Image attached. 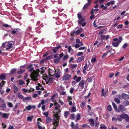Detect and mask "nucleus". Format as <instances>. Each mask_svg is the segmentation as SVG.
<instances>
[{"mask_svg":"<svg viewBox=\"0 0 129 129\" xmlns=\"http://www.w3.org/2000/svg\"><path fill=\"white\" fill-rule=\"evenodd\" d=\"M85 83V80H82L79 83V85L81 86V89H83L84 86V84Z\"/></svg>","mask_w":129,"mask_h":129,"instance_id":"1a4fd4ad","label":"nucleus"},{"mask_svg":"<svg viewBox=\"0 0 129 129\" xmlns=\"http://www.w3.org/2000/svg\"><path fill=\"white\" fill-rule=\"evenodd\" d=\"M7 42H6L5 43H3L2 44V47H3L4 48H6V45L7 44Z\"/></svg>","mask_w":129,"mask_h":129,"instance_id":"338daca9","label":"nucleus"},{"mask_svg":"<svg viewBox=\"0 0 129 129\" xmlns=\"http://www.w3.org/2000/svg\"><path fill=\"white\" fill-rule=\"evenodd\" d=\"M80 126L81 127L84 128H87V127H90L87 124H83L82 125H81Z\"/></svg>","mask_w":129,"mask_h":129,"instance_id":"49530a36","label":"nucleus"},{"mask_svg":"<svg viewBox=\"0 0 129 129\" xmlns=\"http://www.w3.org/2000/svg\"><path fill=\"white\" fill-rule=\"evenodd\" d=\"M70 114V112L69 111H67L65 112H64V116L66 118H67L68 115Z\"/></svg>","mask_w":129,"mask_h":129,"instance_id":"5701e85b","label":"nucleus"},{"mask_svg":"<svg viewBox=\"0 0 129 129\" xmlns=\"http://www.w3.org/2000/svg\"><path fill=\"white\" fill-rule=\"evenodd\" d=\"M77 67V65L76 64H73L71 67L72 68V70L73 69L76 68Z\"/></svg>","mask_w":129,"mask_h":129,"instance_id":"6e6d98bb","label":"nucleus"},{"mask_svg":"<svg viewBox=\"0 0 129 129\" xmlns=\"http://www.w3.org/2000/svg\"><path fill=\"white\" fill-rule=\"evenodd\" d=\"M84 57L83 56H82L81 57H79L78 58L77 60V61L78 62H80L84 59Z\"/></svg>","mask_w":129,"mask_h":129,"instance_id":"aec40b11","label":"nucleus"},{"mask_svg":"<svg viewBox=\"0 0 129 129\" xmlns=\"http://www.w3.org/2000/svg\"><path fill=\"white\" fill-rule=\"evenodd\" d=\"M55 94L53 95H52V97L51 98V100L52 102H56V101L54 100V98H55Z\"/></svg>","mask_w":129,"mask_h":129,"instance_id":"f704fd0d","label":"nucleus"},{"mask_svg":"<svg viewBox=\"0 0 129 129\" xmlns=\"http://www.w3.org/2000/svg\"><path fill=\"white\" fill-rule=\"evenodd\" d=\"M12 42H13L11 41H9L7 43L6 47H7L6 48V50H8L12 47L13 45H14V44Z\"/></svg>","mask_w":129,"mask_h":129,"instance_id":"7ed1b4c3","label":"nucleus"},{"mask_svg":"<svg viewBox=\"0 0 129 129\" xmlns=\"http://www.w3.org/2000/svg\"><path fill=\"white\" fill-rule=\"evenodd\" d=\"M9 114L4 113L2 114V117L5 119H8L9 117Z\"/></svg>","mask_w":129,"mask_h":129,"instance_id":"2eb2a0df","label":"nucleus"},{"mask_svg":"<svg viewBox=\"0 0 129 129\" xmlns=\"http://www.w3.org/2000/svg\"><path fill=\"white\" fill-rule=\"evenodd\" d=\"M25 71V70L21 69V70L19 71L18 72H17V74H21L23 73Z\"/></svg>","mask_w":129,"mask_h":129,"instance_id":"c9c22d12","label":"nucleus"},{"mask_svg":"<svg viewBox=\"0 0 129 129\" xmlns=\"http://www.w3.org/2000/svg\"><path fill=\"white\" fill-rule=\"evenodd\" d=\"M17 94L18 95L17 96L19 99H22L23 98V96L22 95L20 94L19 93H17Z\"/></svg>","mask_w":129,"mask_h":129,"instance_id":"37998d69","label":"nucleus"},{"mask_svg":"<svg viewBox=\"0 0 129 129\" xmlns=\"http://www.w3.org/2000/svg\"><path fill=\"white\" fill-rule=\"evenodd\" d=\"M106 47L107 48H108L107 49V51L106 52H108V53L109 52H112V50H113V51H114V49H112L111 48H110V46L109 45H107Z\"/></svg>","mask_w":129,"mask_h":129,"instance_id":"a211bd4d","label":"nucleus"},{"mask_svg":"<svg viewBox=\"0 0 129 129\" xmlns=\"http://www.w3.org/2000/svg\"><path fill=\"white\" fill-rule=\"evenodd\" d=\"M63 56V53L62 52L59 54V56L58 58H59V59H60V58H62Z\"/></svg>","mask_w":129,"mask_h":129,"instance_id":"0e129e2a","label":"nucleus"},{"mask_svg":"<svg viewBox=\"0 0 129 129\" xmlns=\"http://www.w3.org/2000/svg\"><path fill=\"white\" fill-rule=\"evenodd\" d=\"M81 77H79L77 79L76 81L77 82H78L81 80Z\"/></svg>","mask_w":129,"mask_h":129,"instance_id":"13d9d810","label":"nucleus"},{"mask_svg":"<svg viewBox=\"0 0 129 129\" xmlns=\"http://www.w3.org/2000/svg\"><path fill=\"white\" fill-rule=\"evenodd\" d=\"M55 103L54 104V105L55 107L54 108V110H57V109H59L60 108V106L59 104H58L56 101L54 102Z\"/></svg>","mask_w":129,"mask_h":129,"instance_id":"f8f14e48","label":"nucleus"},{"mask_svg":"<svg viewBox=\"0 0 129 129\" xmlns=\"http://www.w3.org/2000/svg\"><path fill=\"white\" fill-rule=\"evenodd\" d=\"M75 116V115L74 114H71L70 115V119L72 120L74 119Z\"/></svg>","mask_w":129,"mask_h":129,"instance_id":"4c0bfd02","label":"nucleus"},{"mask_svg":"<svg viewBox=\"0 0 129 129\" xmlns=\"http://www.w3.org/2000/svg\"><path fill=\"white\" fill-rule=\"evenodd\" d=\"M32 66L33 64H30L27 68V69H28V70L30 72H32L34 71V68L32 67Z\"/></svg>","mask_w":129,"mask_h":129,"instance_id":"9d476101","label":"nucleus"},{"mask_svg":"<svg viewBox=\"0 0 129 129\" xmlns=\"http://www.w3.org/2000/svg\"><path fill=\"white\" fill-rule=\"evenodd\" d=\"M84 20H85L84 18H82V19H80V20H79V21H78V22H79V24H82V23L84 21Z\"/></svg>","mask_w":129,"mask_h":129,"instance_id":"e433bc0d","label":"nucleus"},{"mask_svg":"<svg viewBox=\"0 0 129 129\" xmlns=\"http://www.w3.org/2000/svg\"><path fill=\"white\" fill-rule=\"evenodd\" d=\"M13 89L14 91V93H16L18 92L19 88L17 87L15 85H14Z\"/></svg>","mask_w":129,"mask_h":129,"instance_id":"4be33fe9","label":"nucleus"},{"mask_svg":"<svg viewBox=\"0 0 129 129\" xmlns=\"http://www.w3.org/2000/svg\"><path fill=\"white\" fill-rule=\"evenodd\" d=\"M40 87H42V85L39 84L38 86L36 87V89L37 90H39L40 89Z\"/></svg>","mask_w":129,"mask_h":129,"instance_id":"a19ab883","label":"nucleus"},{"mask_svg":"<svg viewBox=\"0 0 129 129\" xmlns=\"http://www.w3.org/2000/svg\"><path fill=\"white\" fill-rule=\"evenodd\" d=\"M121 96L122 98L124 100L129 99V95L124 93H122Z\"/></svg>","mask_w":129,"mask_h":129,"instance_id":"9b49d317","label":"nucleus"},{"mask_svg":"<svg viewBox=\"0 0 129 129\" xmlns=\"http://www.w3.org/2000/svg\"><path fill=\"white\" fill-rule=\"evenodd\" d=\"M129 46V45H128L126 43H125L122 46V48L123 49H125L127 47Z\"/></svg>","mask_w":129,"mask_h":129,"instance_id":"c756f323","label":"nucleus"},{"mask_svg":"<svg viewBox=\"0 0 129 129\" xmlns=\"http://www.w3.org/2000/svg\"><path fill=\"white\" fill-rule=\"evenodd\" d=\"M76 111V108L75 106L72 107L71 109V112H75Z\"/></svg>","mask_w":129,"mask_h":129,"instance_id":"de8ad7c7","label":"nucleus"},{"mask_svg":"<svg viewBox=\"0 0 129 129\" xmlns=\"http://www.w3.org/2000/svg\"><path fill=\"white\" fill-rule=\"evenodd\" d=\"M91 4L88 3H86L84 6L83 8V10H86L88 8V7Z\"/></svg>","mask_w":129,"mask_h":129,"instance_id":"dca6fc26","label":"nucleus"},{"mask_svg":"<svg viewBox=\"0 0 129 129\" xmlns=\"http://www.w3.org/2000/svg\"><path fill=\"white\" fill-rule=\"evenodd\" d=\"M100 129H106L107 127L104 125L102 124L100 125Z\"/></svg>","mask_w":129,"mask_h":129,"instance_id":"2f4dec72","label":"nucleus"},{"mask_svg":"<svg viewBox=\"0 0 129 129\" xmlns=\"http://www.w3.org/2000/svg\"><path fill=\"white\" fill-rule=\"evenodd\" d=\"M52 56V55H51L50 56H48V57L46 58H45V59H46V60H50L51 59Z\"/></svg>","mask_w":129,"mask_h":129,"instance_id":"58836bf2","label":"nucleus"},{"mask_svg":"<svg viewBox=\"0 0 129 129\" xmlns=\"http://www.w3.org/2000/svg\"><path fill=\"white\" fill-rule=\"evenodd\" d=\"M51 121V119L49 117L47 118L46 120V122L47 123H48L50 122Z\"/></svg>","mask_w":129,"mask_h":129,"instance_id":"c03bdc74","label":"nucleus"},{"mask_svg":"<svg viewBox=\"0 0 129 129\" xmlns=\"http://www.w3.org/2000/svg\"><path fill=\"white\" fill-rule=\"evenodd\" d=\"M123 105L125 106H126L129 105V102L127 100L124 101L123 103Z\"/></svg>","mask_w":129,"mask_h":129,"instance_id":"c85d7f7f","label":"nucleus"},{"mask_svg":"<svg viewBox=\"0 0 129 129\" xmlns=\"http://www.w3.org/2000/svg\"><path fill=\"white\" fill-rule=\"evenodd\" d=\"M112 46L115 47H118L119 46V44L117 42H112Z\"/></svg>","mask_w":129,"mask_h":129,"instance_id":"b1692460","label":"nucleus"},{"mask_svg":"<svg viewBox=\"0 0 129 129\" xmlns=\"http://www.w3.org/2000/svg\"><path fill=\"white\" fill-rule=\"evenodd\" d=\"M8 106L10 108H12L13 107L12 104L11 102H8Z\"/></svg>","mask_w":129,"mask_h":129,"instance_id":"3c124183","label":"nucleus"},{"mask_svg":"<svg viewBox=\"0 0 129 129\" xmlns=\"http://www.w3.org/2000/svg\"><path fill=\"white\" fill-rule=\"evenodd\" d=\"M55 71L52 70V69H49L48 71V72L49 75L51 76H54L56 72V70L55 69H54Z\"/></svg>","mask_w":129,"mask_h":129,"instance_id":"20e7f679","label":"nucleus"},{"mask_svg":"<svg viewBox=\"0 0 129 129\" xmlns=\"http://www.w3.org/2000/svg\"><path fill=\"white\" fill-rule=\"evenodd\" d=\"M112 120L114 122H117V119L115 117H113L112 118Z\"/></svg>","mask_w":129,"mask_h":129,"instance_id":"4d7b16f0","label":"nucleus"},{"mask_svg":"<svg viewBox=\"0 0 129 129\" xmlns=\"http://www.w3.org/2000/svg\"><path fill=\"white\" fill-rule=\"evenodd\" d=\"M6 78V76L4 74H1L0 75V79L1 80H4Z\"/></svg>","mask_w":129,"mask_h":129,"instance_id":"a878e982","label":"nucleus"},{"mask_svg":"<svg viewBox=\"0 0 129 129\" xmlns=\"http://www.w3.org/2000/svg\"><path fill=\"white\" fill-rule=\"evenodd\" d=\"M6 82L4 81H2V83L0 84V89H2V87L5 84Z\"/></svg>","mask_w":129,"mask_h":129,"instance_id":"cd10ccee","label":"nucleus"},{"mask_svg":"<svg viewBox=\"0 0 129 129\" xmlns=\"http://www.w3.org/2000/svg\"><path fill=\"white\" fill-rule=\"evenodd\" d=\"M60 61V59L59 58L57 57V58L54 60L53 61V62L55 63H59Z\"/></svg>","mask_w":129,"mask_h":129,"instance_id":"bb28decb","label":"nucleus"},{"mask_svg":"<svg viewBox=\"0 0 129 129\" xmlns=\"http://www.w3.org/2000/svg\"><path fill=\"white\" fill-rule=\"evenodd\" d=\"M52 50L54 53H55L58 51V50L55 47H54L53 48Z\"/></svg>","mask_w":129,"mask_h":129,"instance_id":"864d4df0","label":"nucleus"},{"mask_svg":"<svg viewBox=\"0 0 129 129\" xmlns=\"http://www.w3.org/2000/svg\"><path fill=\"white\" fill-rule=\"evenodd\" d=\"M20 30V29L18 28L14 29L12 30L11 32V34L12 35H14L17 34V33Z\"/></svg>","mask_w":129,"mask_h":129,"instance_id":"ddd939ff","label":"nucleus"},{"mask_svg":"<svg viewBox=\"0 0 129 129\" xmlns=\"http://www.w3.org/2000/svg\"><path fill=\"white\" fill-rule=\"evenodd\" d=\"M104 29L101 30L100 31V32L98 34L99 35H100L101 34H103V33H104Z\"/></svg>","mask_w":129,"mask_h":129,"instance_id":"69168bd1","label":"nucleus"},{"mask_svg":"<svg viewBox=\"0 0 129 129\" xmlns=\"http://www.w3.org/2000/svg\"><path fill=\"white\" fill-rule=\"evenodd\" d=\"M90 125L91 126H93L94 125V120L92 119H88Z\"/></svg>","mask_w":129,"mask_h":129,"instance_id":"f3484780","label":"nucleus"},{"mask_svg":"<svg viewBox=\"0 0 129 129\" xmlns=\"http://www.w3.org/2000/svg\"><path fill=\"white\" fill-rule=\"evenodd\" d=\"M43 115H44L46 117H47L48 115V112H44L43 113Z\"/></svg>","mask_w":129,"mask_h":129,"instance_id":"bf43d9fd","label":"nucleus"},{"mask_svg":"<svg viewBox=\"0 0 129 129\" xmlns=\"http://www.w3.org/2000/svg\"><path fill=\"white\" fill-rule=\"evenodd\" d=\"M55 76L57 78H58L60 77V76L58 72H57L55 75Z\"/></svg>","mask_w":129,"mask_h":129,"instance_id":"e2e57ef3","label":"nucleus"},{"mask_svg":"<svg viewBox=\"0 0 129 129\" xmlns=\"http://www.w3.org/2000/svg\"><path fill=\"white\" fill-rule=\"evenodd\" d=\"M17 71L16 69H13L11 70L10 71V73L12 74H14Z\"/></svg>","mask_w":129,"mask_h":129,"instance_id":"7c9ffc66","label":"nucleus"},{"mask_svg":"<svg viewBox=\"0 0 129 129\" xmlns=\"http://www.w3.org/2000/svg\"><path fill=\"white\" fill-rule=\"evenodd\" d=\"M107 110L109 111H110L112 110V108L111 105L108 106L107 108Z\"/></svg>","mask_w":129,"mask_h":129,"instance_id":"79ce46f5","label":"nucleus"},{"mask_svg":"<svg viewBox=\"0 0 129 129\" xmlns=\"http://www.w3.org/2000/svg\"><path fill=\"white\" fill-rule=\"evenodd\" d=\"M100 7L101 8H103V10H105L107 9V7L103 5L102 4L101 6Z\"/></svg>","mask_w":129,"mask_h":129,"instance_id":"5fc2aeb1","label":"nucleus"},{"mask_svg":"<svg viewBox=\"0 0 129 129\" xmlns=\"http://www.w3.org/2000/svg\"><path fill=\"white\" fill-rule=\"evenodd\" d=\"M70 126L72 129H77L78 128V126L74 125V123L73 122H71Z\"/></svg>","mask_w":129,"mask_h":129,"instance_id":"6ab92c4d","label":"nucleus"},{"mask_svg":"<svg viewBox=\"0 0 129 129\" xmlns=\"http://www.w3.org/2000/svg\"><path fill=\"white\" fill-rule=\"evenodd\" d=\"M40 23H41V22L40 21H38L37 22V25H40L42 27H43V25L42 24H40Z\"/></svg>","mask_w":129,"mask_h":129,"instance_id":"052dcab7","label":"nucleus"},{"mask_svg":"<svg viewBox=\"0 0 129 129\" xmlns=\"http://www.w3.org/2000/svg\"><path fill=\"white\" fill-rule=\"evenodd\" d=\"M125 111L126 109L125 108L124 106L122 105H120L116 110V111H118V112H121L122 113H123Z\"/></svg>","mask_w":129,"mask_h":129,"instance_id":"f03ea898","label":"nucleus"},{"mask_svg":"<svg viewBox=\"0 0 129 129\" xmlns=\"http://www.w3.org/2000/svg\"><path fill=\"white\" fill-rule=\"evenodd\" d=\"M81 31V30L78 29L76 31H72L71 34V35L72 36H73L74 35H78Z\"/></svg>","mask_w":129,"mask_h":129,"instance_id":"0eeeda50","label":"nucleus"},{"mask_svg":"<svg viewBox=\"0 0 129 129\" xmlns=\"http://www.w3.org/2000/svg\"><path fill=\"white\" fill-rule=\"evenodd\" d=\"M122 40V38L121 37H120L117 42L119 44L121 42Z\"/></svg>","mask_w":129,"mask_h":129,"instance_id":"8fccbe9b","label":"nucleus"},{"mask_svg":"<svg viewBox=\"0 0 129 129\" xmlns=\"http://www.w3.org/2000/svg\"><path fill=\"white\" fill-rule=\"evenodd\" d=\"M128 117V115L127 114H122L120 115V117L122 119H125Z\"/></svg>","mask_w":129,"mask_h":129,"instance_id":"393cba45","label":"nucleus"},{"mask_svg":"<svg viewBox=\"0 0 129 129\" xmlns=\"http://www.w3.org/2000/svg\"><path fill=\"white\" fill-rule=\"evenodd\" d=\"M33 118V117L28 116L27 117V120L28 121H32Z\"/></svg>","mask_w":129,"mask_h":129,"instance_id":"09e8293b","label":"nucleus"},{"mask_svg":"<svg viewBox=\"0 0 129 129\" xmlns=\"http://www.w3.org/2000/svg\"><path fill=\"white\" fill-rule=\"evenodd\" d=\"M77 17H78V19H80L82 18V17L80 14H79V13H78L77 14Z\"/></svg>","mask_w":129,"mask_h":129,"instance_id":"680f3d73","label":"nucleus"},{"mask_svg":"<svg viewBox=\"0 0 129 129\" xmlns=\"http://www.w3.org/2000/svg\"><path fill=\"white\" fill-rule=\"evenodd\" d=\"M4 101L3 100L2 103L1 107L3 110H5L7 109V106L5 103Z\"/></svg>","mask_w":129,"mask_h":129,"instance_id":"4468645a","label":"nucleus"},{"mask_svg":"<svg viewBox=\"0 0 129 129\" xmlns=\"http://www.w3.org/2000/svg\"><path fill=\"white\" fill-rule=\"evenodd\" d=\"M54 118L53 119V124L55 127L58 126L59 125V120L60 118L59 117H54Z\"/></svg>","mask_w":129,"mask_h":129,"instance_id":"f257e3e1","label":"nucleus"},{"mask_svg":"<svg viewBox=\"0 0 129 129\" xmlns=\"http://www.w3.org/2000/svg\"><path fill=\"white\" fill-rule=\"evenodd\" d=\"M19 85H22L25 83L22 80H19Z\"/></svg>","mask_w":129,"mask_h":129,"instance_id":"603ef678","label":"nucleus"},{"mask_svg":"<svg viewBox=\"0 0 129 129\" xmlns=\"http://www.w3.org/2000/svg\"><path fill=\"white\" fill-rule=\"evenodd\" d=\"M31 108V106L30 105H29L28 106L26 107V109L28 111L30 110Z\"/></svg>","mask_w":129,"mask_h":129,"instance_id":"ea45409f","label":"nucleus"},{"mask_svg":"<svg viewBox=\"0 0 129 129\" xmlns=\"http://www.w3.org/2000/svg\"><path fill=\"white\" fill-rule=\"evenodd\" d=\"M71 75L68 74L64 75L62 77L63 80H67L69 79L71 77Z\"/></svg>","mask_w":129,"mask_h":129,"instance_id":"423d86ee","label":"nucleus"},{"mask_svg":"<svg viewBox=\"0 0 129 129\" xmlns=\"http://www.w3.org/2000/svg\"><path fill=\"white\" fill-rule=\"evenodd\" d=\"M85 105V102H83L80 105V107L82 108H83Z\"/></svg>","mask_w":129,"mask_h":129,"instance_id":"a18cd8bd","label":"nucleus"},{"mask_svg":"<svg viewBox=\"0 0 129 129\" xmlns=\"http://www.w3.org/2000/svg\"><path fill=\"white\" fill-rule=\"evenodd\" d=\"M81 114L80 113H78L77 115V116L76 117V119L75 120L76 122H77L78 120H79L80 118L81 117Z\"/></svg>","mask_w":129,"mask_h":129,"instance_id":"412c9836","label":"nucleus"},{"mask_svg":"<svg viewBox=\"0 0 129 129\" xmlns=\"http://www.w3.org/2000/svg\"><path fill=\"white\" fill-rule=\"evenodd\" d=\"M114 101L117 104H119L120 102V100L118 98H116L114 99Z\"/></svg>","mask_w":129,"mask_h":129,"instance_id":"473e14b6","label":"nucleus"},{"mask_svg":"<svg viewBox=\"0 0 129 129\" xmlns=\"http://www.w3.org/2000/svg\"><path fill=\"white\" fill-rule=\"evenodd\" d=\"M112 105L114 109L116 111L117 109V107L116 105L113 102H112Z\"/></svg>","mask_w":129,"mask_h":129,"instance_id":"72a5a7b5","label":"nucleus"},{"mask_svg":"<svg viewBox=\"0 0 129 129\" xmlns=\"http://www.w3.org/2000/svg\"><path fill=\"white\" fill-rule=\"evenodd\" d=\"M57 111L56 112L54 111L53 112L54 114V117H60V116L59 113L61 112V110L60 109H57Z\"/></svg>","mask_w":129,"mask_h":129,"instance_id":"39448f33","label":"nucleus"},{"mask_svg":"<svg viewBox=\"0 0 129 129\" xmlns=\"http://www.w3.org/2000/svg\"><path fill=\"white\" fill-rule=\"evenodd\" d=\"M2 126L3 129L6 128L7 127L6 125H5L4 123H2Z\"/></svg>","mask_w":129,"mask_h":129,"instance_id":"774afa93","label":"nucleus"},{"mask_svg":"<svg viewBox=\"0 0 129 129\" xmlns=\"http://www.w3.org/2000/svg\"><path fill=\"white\" fill-rule=\"evenodd\" d=\"M31 77L34 81H36L37 79V76L36 74L35 73H32L30 75Z\"/></svg>","mask_w":129,"mask_h":129,"instance_id":"6e6552de","label":"nucleus"}]
</instances>
